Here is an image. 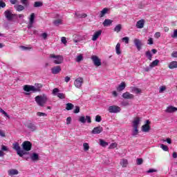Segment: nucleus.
I'll return each instance as SVG.
<instances>
[{
	"label": "nucleus",
	"mask_w": 177,
	"mask_h": 177,
	"mask_svg": "<svg viewBox=\"0 0 177 177\" xmlns=\"http://www.w3.org/2000/svg\"><path fill=\"white\" fill-rule=\"evenodd\" d=\"M171 57H177V51H174L171 53Z\"/></svg>",
	"instance_id": "62"
},
{
	"label": "nucleus",
	"mask_w": 177,
	"mask_h": 177,
	"mask_svg": "<svg viewBox=\"0 0 177 177\" xmlns=\"http://www.w3.org/2000/svg\"><path fill=\"white\" fill-rule=\"evenodd\" d=\"M0 136H1L2 138H5L6 136V134L3 132V131L1 130Z\"/></svg>",
	"instance_id": "58"
},
{
	"label": "nucleus",
	"mask_w": 177,
	"mask_h": 177,
	"mask_svg": "<svg viewBox=\"0 0 177 177\" xmlns=\"http://www.w3.org/2000/svg\"><path fill=\"white\" fill-rule=\"evenodd\" d=\"M122 41H124L125 44H129V37H125L122 39Z\"/></svg>",
	"instance_id": "48"
},
{
	"label": "nucleus",
	"mask_w": 177,
	"mask_h": 177,
	"mask_svg": "<svg viewBox=\"0 0 177 177\" xmlns=\"http://www.w3.org/2000/svg\"><path fill=\"white\" fill-rule=\"evenodd\" d=\"M73 108L75 109L73 111H80V108L79 106H74V104H73L72 103L66 104V109L68 110V111H70V110H73Z\"/></svg>",
	"instance_id": "9"
},
{
	"label": "nucleus",
	"mask_w": 177,
	"mask_h": 177,
	"mask_svg": "<svg viewBox=\"0 0 177 177\" xmlns=\"http://www.w3.org/2000/svg\"><path fill=\"white\" fill-rule=\"evenodd\" d=\"M160 63V60L158 59H155L153 62H152L150 64H149V67L151 68H153V67H156V66H158V64Z\"/></svg>",
	"instance_id": "25"
},
{
	"label": "nucleus",
	"mask_w": 177,
	"mask_h": 177,
	"mask_svg": "<svg viewBox=\"0 0 177 177\" xmlns=\"http://www.w3.org/2000/svg\"><path fill=\"white\" fill-rule=\"evenodd\" d=\"M26 127L30 129L32 132H34V131H37V126L34 124L31 121H28L26 124Z\"/></svg>",
	"instance_id": "11"
},
{
	"label": "nucleus",
	"mask_w": 177,
	"mask_h": 177,
	"mask_svg": "<svg viewBox=\"0 0 177 177\" xmlns=\"http://www.w3.org/2000/svg\"><path fill=\"white\" fill-rule=\"evenodd\" d=\"M115 50L117 55H121V44L120 43H118L115 46Z\"/></svg>",
	"instance_id": "29"
},
{
	"label": "nucleus",
	"mask_w": 177,
	"mask_h": 177,
	"mask_svg": "<svg viewBox=\"0 0 177 177\" xmlns=\"http://www.w3.org/2000/svg\"><path fill=\"white\" fill-rule=\"evenodd\" d=\"M41 37L44 38V39H46V38H48V34L46 32H44L41 34Z\"/></svg>",
	"instance_id": "59"
},
{
	"label": "nucleus",
	"mask_w": 177,
	"mask_h": 177,
	"mask_svg": "<svg viewBox=\"0 0 177 177\" xmlns=\"http://www.w3.org/2000/svg\"><path fill=\"white\" fill-rule=\"evenodd\" d=\"M30 158L32 161H38V160H39V155H38V153H33L31 155Z\"/></svg>",
	"instance_id": "21"
},
{
	"label": "nucleus",
	"mask_w": 177,
	"mask_h": 177,
	"mask_svg": "<svg viewBox=\"0 0 177 177\" xmlns=\"http://www.w3.org/2000/svg\"><path fill=\"white\" fill-rule=\"evenodd\" d=\"M79 121H80V122H82V124H85V122H86V121L88 124H91V122H92L91 116H86V118H85V116H80L79 118Z\"/></svg>",
	"instance_id": "10"
},
{
	"label": "nucleus",
	"mask_w": 177,
	"mask_h": 177,
	"mask_svg": "<svg viewBox=\"0 0 177 177\" xmlns=\"http://www.w3.org/2000/svg\"><path fill=\"white\" fill-rule=\"evenodd\" d=\"M24 91H25V92H31V86L25 85L24 86Z\"/></svg>",
	"instance_id": "37"
},
{
	"label": "nucleus",
	"mask_w": 177,
	"mask_h": 177,
	"mask_svg": "<svg viewBox=\"0 0 177 177\" xmlns=\"http://www.w3.org/2000/svg\"><path fill=\"white\" fill-rule=\"evenodd\" d=\"M24 151H30L32 147V144L30 141H24L21 145Z\"/></svg>",
	"instance_id": "5"
},
{
	"label": "nucleus",
	"mask_w": 177,
	"mask_h": 177,
	"mask_svg": "<svg viewBox=\"0 0 177 177\" xmlns=\"http://www.w3.org/2000/svg\"><path fill=\"white\" fill-rule=\"evenodd\" d=\"M131 92H133L134 93H140L142 92V89L138 88V87H131Z\"/></svg>",
	"instance_id": "28"
},
{
	"label": "nucleus",
	"mask_w": 177,
	"mask_h": 177,
	"mask_svg": "<svg viewBox=\"0 0 177 177\" xmlns=\"http://www.w3.org/2000/svg\"><path fill=\"white\" fill-rule=\"evenodd\" d=\"M146 57H147L148 59H149V61H151L153 59V55H151V53L150 52V50H148L145 53Z\"/></svg>",
	"instance_id": "32"
},
{
	"label": "nucleus",
	"mask_w": 177,
	"mask_h": 177,
	"mask_svg": "<svg viewBox=\"0 0 177 177\" xmlns=\"http://www.w3.org/2000/svg\"><path fill=\"white\" fill-rule=\"evenodd\" d=\"M100 145L102 147H106V146H109V143L102 139H100Z\"/></svg>",
	"instance_id": "34"
},
{
	"label": "nucleus",
	"mask_w": 177,
	"mask_h": 177,
	"mask_svg": "<svg viewBox=\"0 0 177 177\" xmlns=\"http://www.w3.org/2000/svg\"><path fill=\"white\" fill-rule=\"evenodd\" d=\"M136 27H137V28H143V27H145V20L144 19L139 20L136 23Z\"/></svg>",
	"instance_id": "17"
},
{
	"label": "nucleus",
	"mask_w": 177,
	"mask_h": 177,
	"mask_svg": "<svg viewBox=\"0 0 177 177\" xmlns=\"http://www.w3.org/2000/svg\"><path fill=\"white\" fill-rule=\"evenodd\" d=\"M8 147L5 146V145H1V151H8Z\"/></svg>",
	"instance_id": "50"
},
{
	"label": "nucleus",
	"mask_w": 177,
	"mask_h": 177,
	"mask_svg": "<svg viewBox=\"0 0 177 177\" xmlns=\"http://www.w3.org/2000/svg\"><path fill=\"white\" fill-rule=\"evenodd\" d=\"M177 37V29L174 30V34L171 35V38H176Z\"/></svg>",
	"instance_id": "53"
},
{
	"label": "nucleus",
	"mask_w": 177,
	"mask_h": 177,
	"mask_svg": "<svg viewBox=\"0 0 177 177\" xmlns=\"http://www.w3.org/2000/svg\"><path fill=\"white\" fill-rule=\"evenodd\" d=\"M6 6V3L3 1H0V8H5Z\"/></svg>",
	"instance_id": "54"
},
{
	"label": "nucleus",
	"mask_w": 177,
	"mask_h": 177,
	"mask_svg": "<svg viewBox=\"0 0 177 177\" xmlns=\"http://www.w3.org/2000/svg\"><path fill=\"white\" fill-rule=\"evenodd\" d=\"M36 89L38 91V92H41V88H42L41 84H35Z\"/></svg>",
	"instance_id": "42"
},
{
	"label": "nucleus",
	"mask_w": 177,
	"mask_h": 177,
	"mask_svg": "<svg viewBox=\"0 0 177 177\" xmlns=\"http://www.w3.org/2000/svg\"><path fill=\"white\" fill-rule=\"evenodd\" d=\"M160 37H161V33L159 32H156L155 38H160Z\"/></svg>",
	"instance_id": "61"
},
{
	"label": "nucleus",
	"mask_w": 177,
	"mask_h": 177,
	"mask_svg": "<svg viewBox=\"0 0 177 177\" xmlns=\"http://www.w3.org/2000/svg\"><path fill=\"white\" fill-rule=\"evenodd\" d=\"M160 147H161V149H162V150H164V151H168V146H167L164 144H162V145H160Z\"/></svg>",
	"instance_id": "43"
},
{
	"label": "nucleus",
	"mask_w": 177,
	"mask_h": 177,
	"mask_svg": "<svg viewBox=\"0 0 177 177\" xmlns=\"http://www.w3.org/2000/svg\"><path fill=\"white\" fill-rule=\"evenodd\" d=\"M134 42V45H136L138 50H140V49H142V41H140V39H135L133 40Z\"/></svg>",
	"instance_id": "13"
},
{
	"label": "nucleus",
	"mask_w": 177,
	"mask_h": 177,
	"mask_svg": "<svg viewBox=\"0 0 177 177\" xmlns=\"http://www.w3.org/2000/svg\"><path fill=\"white\" fill-rule=\"evenodd\" d=\"M34 20H35V13H32L30 15V24H34Z\"/></svg>",
	"instance_id": "33"
},
{
	"label": "nucleus",
	"mask_w": 177,
	"mask_h": 177,
	"mask_svg": "<svg viewBox=\"0 0 177 177\" xmlns=\"http://www.w3.org/2000/svg\"><path fill=\"white\" fill-rule=\"evenodd\" d=\"M51 71L53 74H59L62 71V68L60 66H56L51 68Z\"/></svg>",
	"instance_id": "14"
},
{
	"label": "nucleus",
	"mask_w": 177,
	"mask_h": 177,
	"mask_svg": "<svg viewBox=\"0 0 177 177\" xmlns=\"http://www.w3.org/2000/svg\"><path fill=\"white\" fill-rule=\"evenodd\" d=\"M71 80V78H70V77H68V76H66V77H65V82H68L70 80Z\"/></svg>",
	"instance_id": "64"
},
{
	"label": "nucleus",
	"mask_w": 177,
	"mask_h": 177,
	"mask_svg": "<svg viewBox=\"0 0 177 177\" xmlns=\"http://www.w3.org/2000/svg\"><path fill=\"white\" fill-rule=\"evenodd\" d=\"M100 35H102V30H100L96 31L93 35L92 41H96Z\"/></svg>",
	"instance_id": "16"
},
{
	"label": "nucleus",
	"mask_w": 177,
	"mask_h": 177,
	"mask_svg": "<svg viewBox=\"0 0 177 177\" xmlns=\"http://www.w3.org/2000/svg\"><path fill=\"white\" fill-rule=\"evenodd\" d=\"M37 114L39 117H46V113H45L38 112Z\"/></svg>",
	"instance_id": "51"
},
{
	"label": "nucleus",
	"mask_w": 177,
	"mask_h": 177,
	"mask_svg": "<svg viewBox=\"0 0 177 177\" xmlns=\"http://www.w3.org/2000/svg\"><path fill=\"white\" fill-rule=\"evenodd\" d=\"M53 24L55 26H59V24H62V19H55L53 21Z\"/></svg>",
	"instance_id": "39"
},
{
	"label": "nucleus",
	"mask_w": 177,
	"mask_h": 177,
	"mask_svg": "<svg viewBox=\"0 0 177 177\" xmlns=\"http://www.w3.org/2000/svg\"><path fill=\"white\" fill-rule=\"evenodd\" d=\"M112 24H113V20L109 19H106L104 21L102 24H103L104 27H109V26H111Z\"/></svg>",
	"instance_id": "20"
},
{
	"label": "nucleus",
	"mask_w": 177,
	"mask_h": 177,
	"mask_svg": "<svg viewBox=\"0 0 177 177\" xmlns=\"http://www.w3.org/2000/svg\"><path fill=\"white\" fill-rule=\"evenodd\" d=\"M83 147H84V151H88V150H89V144L84 142L83 144Z\"/></svg>",
	"instance_id": "38"
},
{
	"label": "nucleus",
	"mask_w": 177,
	"mask_h": 177,
	"mask_svg": "<svg viewBox=\"0 0 177 177\" xmlns=\"http://www.w3.org/2000/svg\"><path fill=\"white\" fill-rule=\"evenodd\" d=\"M115 147H117V145L115 143H112L111 144L109 149H114Z\"/></svg>",
	"instance_id": "60"
},
{
	"label": "nucleus",
	"mask_w": 177,
	"mask_h": 177,
	"mask_svg": "<svg viewBox=\"0 0 177 177\" xmlns=\"http://www.w3.org/2000/svg\"><path fill=\"white\" fill-rule=\"evenodd\" d=\"M96 122H100L102 121V116L97 115L95 116Z\"/></svg>",
	"instance_id": "46"
},
{
	"label": "nucleus",
	"mask_w": 177,
	"mask_h": 177,
	"mask_svg": "<svg viewBox=\"0 0 177 177\" xmlns=\"http://www.w3.org/2000/svg\"><path fill=\"white\" fill-rule=\"evenodd\" d=\"M107 12H109V8H104L100 13V17H104V15H106Z\"/></svg>",
	"instance_id": "26"
},
{
	"label": "nucleus",
	"mask_w": 177,
	"mask_h": 177,
	"mask_svg": "<svg viewBox=\"0 0 177 177\" xmlns=\"http://www.w3.org/2000/svg\"><path fill=\"white\" fill-rule=\"evenodd\" d=\"M82 60H84V57H82V55H78L76 58V62L77 63H80V62H82Z\"/></svg>",
	"instance_id": "41"
},
{
	"label": "nucleus",
	"mask_w": 177,
	"mask_h": 177,
	"mask_svg": "<svg viewBox=\"0 0 177 177\" xmlns=\"http://www.w3.org/2000/svg\"><path fill=\"white\" fill-rule=\"evenodd\" d=\"M153 38L150 37V38L148 39V45H153Z\"/></svg>",
	"instance_id": "57"
},
{
	"label": "nucleus",
	"mask_w": 177,
	"mask_h": 177,
	"mask_svg": "<svg viewBox=\"0 0 177 177\" xmlns=\"http://www.w3.org/2000/svg\"><path fill=\"white\" fill-rule=\"evenodd\" d=\"M139 124H140V119L139 118H136L133 121V127L134 129L133 131V136L138 135L139 133V130H138V127H139Z\"/></svg>",
	"instance_id": "3"
},
{
	"label": "nucleus",
	"mask_w": 177,
	"mask_h": 177,
	"mask_svg": "<svg viewBox=\"0 0 177 177\" xmlns=\"http://www.w3.org/2000/svg\"><path fill=\"white\" fill-rule=\"evenodd\" d=\"M136 164H137V165H142L143 164V159L142 158H137Z\"/></svg>",
	"instance_id": "40"
},
{
	"label": "nucleus",
	"mask_w": 177,
	"mask_h": 177,
	"mask_svg": "<svg viewBox=\"0 0 177 177\" xmlns=\"http://www.w3.org/2000/svg\"><path fill=\"white\" fill-rule=\"evenodd\" d=\"M21 48L23 49V50H28L31 49V47H26L24 46H21Z\"/></svg>",
	"instance_id": "56"
},
{
	"label": "nucleus",
	"mask_w": 177,
	"mask_h": 177,
	"mask_svg": "<svg viewBox=\"0 0 177 177\" xmlns=\"http://www.w3.org/2000/svg\"><path fill=\"white\" fill-rule=\"evenodd\" d=\"M12 149L17 151V154L19 156V157H23L26 154H30L29 152L25 151L21 149V147L19 145V142H15L12 144Z\"/></svg>",
	"instance_id": "2"
},
{
	"label": "nucleus",
	"mask_w": 177,
	"mask_h": 177,
	"mask_svg": "<svg viewBox=\"0 0 177 177\" xmlns=\"http://www.w3.org/2000/svg\"><path fill=\"white\" fill-rule=\"evenodd\" d=\"M71 117L67 118L66 124L68 125V124H71Z\"/></svg>",
	"instance_id": "63"
},
{
	"label": "nucleus",
	"mask_w": 177,
	"mask_h": 177,
	"mask_svg": "<svg viewBox=\"0 0 177 177\" xmlns=\"http://www.w3.org/2000/svg\"><path fill=\"white\" fill-rule=\"evenodd\" d=\"M61 41L64 45H66L67 44V39H66L65 37H62L61 39Z\"/></svg>",
	"instance_id": "49"
},
{
	"label": "nucleus",
	"mask_w": 177,
	"mask_h": 177,
	"mask_svg": "<svg viewBox=\"0 0 177 177\" xmlns=\"http://www.w3.org/2000/svg\"><path fill=\"white\" fill-rule=\"evenodd\" d=\"M57 97L59 99H66V95H64V93H58Z\"/></svg>",
	"instance_id": "44"
},
{
	"label": "nucleus",
	"mask_w": 177,
	"mask_h": 177,
	"mask_svg": "<svg viewBox=\"0 0 177 177\" xmlns=\"http://www.w3.org/2000/svg\"><path fill=\"white\" fill-rule=\"evenodd\" d=\"M4 16L7 20H8V21H12V20H13V19L16 17V14L12 13L10 10H6L4 12Z\"/></svg>",
	"instance_id": "6"
},
{
	"label": "nucleus",
	"mask_w": 177,
	"mask_h": 177,
	"mask_svg": "<svg viewBox=\"0 0 177 177\" xmlns=\"http://www.w3.org/2000/svg\"><path fill=\"white\" fill-rule=\"evenodd\" d=\"M122 97L124 99H133L135 97V95L133 94H131L129 92L127 91L126 93H124L122 94Z\"/></svg>",
	"instance_id": "15"
},
{
	"label": "nucleus",
	"mask_w": 177,
	"mask_h": 177,
	"mask_svg": "<svg viewBox=\"0 0 177 177\" xmlns=\"http://www.w3.org/2000/svg\"><path fill=\"white\" fill-rule=\"evenodd\" d=\"M35 100L38 106L44 107L46 104V102H48V97L45 94L37 95L35 97Z\"/></svg>",
	"instance_id": "1"
},
{
	"label": "nucleus",
	"mask_w": 177,
	"mask_h": 177,
	"mask_svg": "<svg viewBox=\"0 0 177 177\" xmlns=\"http://www.w3.org/2000/svg\"><path fill=\"white\" fill-rule=\"evenodd\" d=\"M84 84V78L83 77H77L75 81H74V85L75 88H81L82 86V84Z\"/></svg>",
	"instance_id": "8"
},
{
	"label": "nucleus",
	"mask_w": 177,
	"mask_h": 177,
	"mask_svg": "<svg viewBox=\"0 0 177 177\" xmlns=\"http://www.w3.org/2000/svg\"><path fill=\"white\" fill-rule=\"evenodd\" d=\"M167 87L165 86H161L160 87L159 93H162V92H164V91H165Z\"/></svg>",
	"instance_id": "45"
},
{
	"label": "nucleus",
	"mask_w": 177,
	"mask_h": 177,
	"mask_svg": "<svg viewBox=\"0 0 177 177\" xmlns=\"http://www.w3.org/2000/svg\"><path fill=\"white\" fill-rule=\"evenodd\" d=\"M125 86L127 85L125 84L124 82H122L118 87H117V91L118 92H121L125 89Z\"/></svg>",
	"instance_id": "19"
},
{
	"label": "nucleus",
	"mask_w": 177,
	"mask_h": 177,
	"mask_svg": "<svg viewBox=\"0 0 177 177\" xmlns=\"http://www.w3.org/2000/svg\"><path fill=\"white\" fill-rule=\"evenodd\" d=\"M50 59H54L53 62L55 64H62L63 63V56L56 55L55 54L50 55Z\"/></svg>",
	"instance_id": "4"
},
{
	"label": "nucleus",
	"mask_w": 177,
	"mask_h": 177,
	"mask_svg": "<svg viewBox=\"0 0 177 177\" xmlns=\"http://www.w3.org/2000/svg\"><path fill=\"white\" fill-rule=\"evenodd\" d=\"M122 28V26L121 24H118L113 29L115 32H120L121 29Z\"/></svg>",
	"instance_id": "31"
},
{
	"label": "nucleus",
	"mask_w": 177,
	"mask_h": 177,
	"mask_svg": "<svg viewBox=\"0 0 177 177\" xmlns=\"http://www.w3.org/2000/svg\"><path fill=\"white\" fill-rule=\"evenodd\" d=\"M120 165L122 167V168H127V167H128V160L122 159L120 160Z\"/></svg>",
	"instance_id": "23"
},
{
	"label": "nucleus",
	"mask_w": 177,
	"mask_h": 177,
	"mask_svg": "<svg viewBox=\"0 0 177 177\" xmlns=\"http://www.w3.org/2000/svg\"><path fill=\"white\" fill-rule=\"evenodd\" d=\"M39 92L38 91V90L37 89V88L34 86H31V88H30V92Z\"/></svg>",
	"instance_id": "52"
},
{
	"label": "nucleus",
	"mask_w": 177,
	"mask_h": 177,
	"mask_svg": "<svg viewBox=\"0 0 177 177\" xmlns=\"http://www.w3.org/2000/svg\"><path fill=\"white\" fill-rule=\"evenodd\" d=\"M44 5V3L41 1H36L34 3V8H41V6H42Z\"/></svg>",
	"instance_id": "36"
},
{
	"label": "nucleus",
	"mask_w": 177,
	"mask_h": 177,
	"mask_svg": "<svg viewBox=\"0 0 177 177\" xmlns=\"http://www.w3.org/2000/svg\"><path fill=\"white\" fill-rule=\"evenodd\" d=\"M102 132H103V127L98 126L92 130L91 133L93 135H99V133H102Z\"/></svg>",
	"instance_id": "12"
},
{
	"label": "nucleus",
	"mask_w": 177,
	"mask_h": 177,
	"mask_svg": "<svg viewBox=\"0 0 177 177\" xmlns=\"http://www.w3.org/2000/svg\"><path fill=\"white\" fill-rule=\"evenodd\" d=\"M109 111H121V108H120V106H111L109 108Z\"/></svg>",
	"instance_id": "18"
},
{
	"label": "nucleus",
	"mask_w": 177,
	"mask_h": 177,
	"mask_svg": "<svg viewBox=\"0 0 177 177\" xmlns=\"http://www.w3.org/2000/svg\"><path fill=\"white\" fill-rule=\"evenodd\" d=\"M15 8L17 12H21L22 10H24V6L21 5L15 6Z\"/></svg>",
	"instance_id": "30"
},
{
	"label": "nucleus",
	"mask_w": 177,
	"mask_h": 177,
	"mask_svg": "<svg viewBox=\"0 0 177 177\" xmlns=\"http://www.w3.org/2000/svg\"><path fill=\"white\" fill-rule=\"evenodd\" d=\"M8 175L13 176L14 175H19V171L17 169H10L8 171Z\"/></svg>",
	"instance_id": "24"
},
{
	"label": "nucleus",
	"mask_w": 177,
	"mask_h": 177,
	"mask_svg": "<svg viewBox=\"0 0 177 177\" xmlns=\"http://www.w3.org/2000/svg\"><path fill=\"white\" fill-rule=\"evenodd\" d=\"M142 132H149L150 131V125L149 124H144L142 127Z\"/></svg>",
	"instance_id": "27"
},
{
	"label": "nucleus",
	"mask_w": 177,
	"mask_h": 177,
	"mask_svg": "<svg viewBox=\"0 0 177 177\" xmlns=\"http://www.w3.org/2000/svg\"><path fill=\"white\" fill-rule=\"evenodd\" d=\"M21 3L22 5H24V6H28V0H21Z\"/></svg>",
	"instance_id": "47"
},
{
	"label": "nucleus",
	"mask_w": 177,
	"mask_h": 177,
	"mask_svg": "<svg viewBox=\"0 0 177 177\" xmlns=\"http://www.w3.org/2000/svg\"><path fill=\"white\" fill-rule=\"evenodd\" d=\"M91 60L94 66H95L96 67L102 66V61L100 60V59H99V57H97V55L91 56Z\"/></svg>",
	"instance_id": "7"
},
{
	"label": "nucleus",
	"mask_w": 177,
	"mask_h": 177,
	"mask_svg": "<svg viewBox=\"0 0 177 177\" xmlns=\"http://www.w3.org/2000/svg\"><path fill=\"white\" fill-rule=\"evenodd\" d=\"M169 68H170V70H173L174 68H177V62L173 61L170 62V64H169Z\"/></svg>",
	"instance_id": "22"
},
{
	"label": "nucleus",
	"mask_w": 177,
	"mask_h": 177,
	"mask_svg": "<svg viewBox=\"0 0 177 177\" xmlns=\"http://www.w3.org/2000/svg\"><path fill=\"white\" fill-rule=\"evenodd\" d=\"M166 111H177V108L173 106H168Z\"/></svg>",
	"instance_id": "35"
},
{
	"label": "nucleus",
	"mask_w": 177,
	"mask_h": 177,
	"mask_svg": "<svg viewBox=\"0 0 177 177\" xmlns=\"http://www.w3.org/2000/svg\"><path fill=\"white\" fill-rule=\"evenodd\" d=\"M58 92H59V88H55L53 90V94H54V95H56L57 93H58Z\"/></svg>",
	"instance_id": "55"
}]
</instances>
